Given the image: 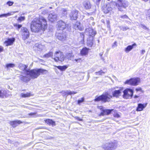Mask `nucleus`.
<instances>
[{"mask_svg":"<svg viewBox=\"0 0 150 150\" xmlns=\"http://www.w3.org/2000/svg\"><path fill=\"white\" fill-rule=\"evenodd\" d=\"M47 28V21L42 17L34 19L31 22L30 28L32 32L38 33L41 30H44Z\"/></svg>","mask_w":150,"mask_h":150,"instance_id":"nucleus-1","label":"nucleus"},{"mask_svg":"<svg viewBox=\"0 0 150 150\" xmlns=\"http://www.w3.org/2000/svg\"><path fill=\"white\" fill-rule=\"evenodd\" d=\"M123 90L122 88L118 90H115L112 92V96L108 92L103 93L101 95L96 97L94 100L95 101H101L104 103L108 102L110 101L112 97H118L121 95Z\"/></svg>","mask_w":150,"mask_h":150,"instance_id":"nucleus-2","label":"nucleus"},{"mask_svg":"<svg viewBox=\"0 0 150 150\" xmlns=\"http://www.w3.org/2000/svg\"><path fill=\"white\" fill-rule=\"evenodd\" d=\"M111 6H116L119 11H122V8H126L128 6V3L125 0H118L117 2H114L111 4ZM115 6L113 7L115 8Z\"/></svg>","mask_w":150,"mask_h":150,"instance_id":"nucleus-3","label":"nucleus"},{"mask_svg":"<svg viewBox=\"0 0 150 150\" xmlns=\"http://www.w3.org/2000/svg\"><path fill=\"white\" fill-rule=\"evenodd\" d=\"M53 57V59L56 62H58V61L62 62L65 59L63 53L60 51L55 52Z\"/></svg>","mask_w":150,"mask_h":150,"instance_id":"nucleus-4","label":"nucleus"},{"mask_svg":"<svg viewBox=\"0 0 150 150\" xmlns=\"http://www.w3.org/2000/svg\"><path fill=\"white\" fill-rule=\"evenodd\" d=\"M117 146L116 143L111 142L103 144L102 147L105 150H112L115 149Z\"/></svg>","mask_w":150,"mask_h":150,"instance_id":"nucleus-5","label":"nucleus"},{"mask_svg":"<svg viewBox=\"0 0 150 150\" xmlns=\"http://www.w3.org/2000/svg\"><path fill=\"white\" fill-rule=\"evenodd\" d=\"M26 73L33 79L37 78L39 76L38 69L26 71Z\"/></svg>","mask_w":150,"mask_h":150,"instance_id":"nucleus-6","label":"nucleus"},{"mask_svg":"<svg viewBox=\"0 0 150 150\" xmlns=\"http://www.w3.org/2000/svg\"><path fill=\"white\" fill-rule=\"evenodd\" d=\"M21 33L22 39L25 40L28 38L30 35V33L28 29L25 27H22L21 31Z\"/></svg>","mask_w":150,"mask_h":150,"instance_id":"nucleus-7","label":"nucleus"},{"mask_svg":"<svg viewBox=\"0 0 150 150\" xmlns=\"http://www.w3.org/2000/svg\"><path fill=\"white\" fill-rule=\"evenodd\" d=\"M139 78H132L129 80H127L125 82V84H129L133 86H137L140 81Z\"/></svg>","mask_w":150,"mask_h":150,"instance_id":"nucleus-8","label":"nucleus"},{"mask_svg":"<svg viewBox=\"0 0 150 150\" xmlns=\"http://www.w3.org/2000/svg\"><path fill=\"white\" fill-rule=\"evenodd\" d=\"M123 98H125L128 99L130 97L132 96L133 91L131 89L127 88L123 91Z\"/></svg>","mask_w":150,"mask_h":150,"instance_id":"nucleus-9","label":"nucleus"},{"mask_svg":"<svg viewBox=\"0 0 150 150\" xmlns=\"http://www.w3.org/2000/svg\"><path fill=\"white\" fill-rule=\"evenodd\" d=\"M84 33L87 35L93 38L96 34V32L92 28H89L86 29Z\"/></svg>","mask_w":150,"mask_h":150,"instance_id":"nucleus-10","label":"nucleus"},{"mask_svg":"<svg viewBox=\"0 0 150 150\" xmlns=\"http://www.w3.org/2000/svg\"><path fill=\"white\" fill-rule=\"evenodd\" d=\"M69 26L65 22L61 20L58 22L57 25V29L59 30H63Z\"/></svg>","mask_w":150,"mask_h":150,"instance_id":"nucleus-11","label":"nucleus"},{"mask_svg":"<svg viewBox=\"0 0 150 150\" xmlns=\"http://www.w3.org/2000/svg\"><path fill=\"white\" fill-rule=\"evenodd\" d=\"M57 15L55 13L53 12L49 14L48 19L49 21L53 22L57 20Z\"/></svg>","mask_w":150,"mask_h":150,"instance_id":"nucleus-12","label":"nucleus"},{"mask_svg":"<svg viewBox=\"0 0 150 150\" xmlns=\"http://www.w3.org/2000/svg\"><path fill=\"white\" fill-rule=\"evenodd\" d=\"M78 11L76 10H73L70 14V18L72 20H76L77 18Z\"/></svg>","mask_w":150,"mask_h":150,"instance_id":"nucleus-13","label":"nucleus"},{"mask_svg":"<svg viewBox=\"0 0 150 150\" xmlns=\"http://www.w3.org/2000/svg\"><path fill=\"white\" fill-rule=\"evenodd\" d=\"M82 4L83 8L86 10H88L91 8V4L90 1L88 0L83 2Z\"/></svg>","mask_w":150,"mask_h":150,"instance_id":"nucleus-14","label":"nucleus"},{"mask_svg":"<svg viewBox=\"0 0 150 150\" xmlns=\"http://www.w3.org/2000/svg\"><path fill=\"white\" fill-rule=\"evenodd\" d=\"M147 105V103L142 104L139 103L137 108L136 110L137 111H142L146 107Z\"/></svg>","mask_w":150,"mask_h":150,"instance_id":"nucleus-15","label":"nucleus"},{"mask_svg":"<svg viewBox=\"0 0 150 150\" xmlns=\"http://www.w3.org/2000/svg\"><path fill=\"white\" fill-rule=\"evenodd\" d=\"M63 96L68 95H71L77 93V92L76 91H71L70 90H67L66 91H62L61 92Z\"/></svg>","mask_w":150,"mask_h":150,"instance_id":"nucleus-16","label":"nucleus"},{"mask_svg":"<svg viewBox=\"0 0 150 150\" xmlns=\"http://www.w3.org/2000/svg\"><path fill=\"white\" fill-rule=\"evenodd\" d=\"M15 39L13 38H8L4 42V43L6 46H8L11 45L15 41Z\"/></svg>","mask_w":150,"mask_h":150,"instance_id":"nucleus-17","label":"nucleus"},{"mask_svg":"<svg viewBox=\"0 0 150 150\" xmlns=\"http://www.w3.org/2000/svg\"><path fill=\"white\" fill-rule=\"evenodd\" d=\"M113 109H105L102 110V112H101L100 115L103 116L104 115H108L110 114L111 112L112 111Z\"/></svg>","mask_w":150,"mask_h":150,"instance_id":"nucleus-18","label":"nucleus"},{"mask_svg":"<svg viewBox=\"0 0 150 150\" xmlns=\"http://www.w3.org/2000/svg\"><path fill=\"white\" fill-rule=\"evenodd\" d=\"M35 50H37L39 51L41 50L43 48V46L42 45L40 44L36 43L35 44L33 47Z\"/></svg>","mask_w":150,"mask_h":150,"instance_id":"nucleus-19","label":"nucleus"},{"mask_svg":"<svg viewBox=\"0 0 150 150\" xmlns=\"http://www.w3.org/2000/svg\"><path fill=\"white\" fill-rule=\"evenodd\" d=\"M45 121L47 124L50 125H52V126L55 125V123L52 120L50 119H47L45 120Z\"/></svg>","mask_w":150,"mask_h":150,"instance_id":"nucleus-20","label":"nucleus"},{"mask_svg":"<svg viewBox=\"0 0 150 150\" xmlns=\"http://www.w3.org/2000/svg\"><path fill=\"white\" fill-rule=\"evenodd\" d=\"M136 44L135 43H134L132 45H129L127 46V47L125 48V51L126 53L129 52L130 51H131L133 48V47L136 46Z\"/></svg>","mask_w":150,"mask_h":150,"instance_id":"nucleus-21","label":"nucleus"},{"mask_svg":"<svg viewBox=\"0 0 150 150\" xmlns=\"http://www.w3.org/2000/svg\"><path fill=\"white\" fill-rule=\"evenodd\" d=\"M89 49L86 47H84L82 49L81 51V54L82 56L85 55L88 53Z\"/></svg>","mask_w":150,"mask_h":150,"instance_id":"nucleus-22","label":"nucleus"},{"mask_svg":"<svg viewBox=\"0 0 150 150\" xmlns=\"http://www.w3.org/2000/svg\"><path fill=\"white\" fill-rule=\"evenodd\" d=\"M57 38L60 40H65L66 38L65 35L64 34H59L57 35Z\"/></svg>","mask_w":150,"mask_h":150,"instance_id":"nucleus-23","label":"nucleus"},{"mask_svg":"<svg viewBox=\"0 0 150 150\" xmlns=\"http://www.w3.org/2000/svg\"><path fill=\"white\" fill-rule=\"evenodd\" d=\"M22 122L20 120H16L10 122V124L13 127H14L16 126L17 124H20Z\"/></svg>","mask_w":150,"mask_h":150,"instance_id":"nucleus-24","label":"nucleus"},{"mask_svg":"<svg viewBox=\"0 0 150 150\" xmlns=\"http://www.w3.org/2000/svg\"><path fill=\"white\" fill-rule=\"evenodd\" d=\"M19 78L22 81L27 82H28L29 80L25 76H24L22 75H20L19 76Z\"/></svg>","mask_w":150,"mask_h":150,"instance_id":"nucleus-25","label":"nucleus"},{"mask_svg":"<svg viewBox=\"0 0 150 150\" xmlns=\"http://www.w3.org/2000/svg\"><path fill=\"white\" fill-rule=\"evenodd\" d=\"M74 28L76 29H79L81 30L82 28L81 27L80 23L79 22H76L74 26Z\"/></svg>","mask_w":150,"mask_h":150,"instance_id":"nucleus-26","label":"nucleus"},{"mask_svg":"<svg viewBox=\"0 0 150 150\" xmlns=\"http://www.w3.org/2000/svg\"><path fill=\"white\" fill-rule=\"evenodd\" d=\"M93 38L90 37L89 39H88L87 42V45L88 46L91 47L92 46L93 44Z\"/></svg>","mask_w":150,"mask_h":150,"instance_id":"nucleus-27","label":"nucleus"},{"mask_svg":"<svg viewBox=\"0 0 150 150\" xmlns=\"http://www.w3.org/2000/svg\"><path fill=\"white\" fill-rule=\"evenodd\" d=\"M38 70L39 75H40V73L42 74H46L48 73V71L45 69H38Z\"/></svg>","mask_w":150,"mask_h":150,"instance_id":"nucleus-28","label":"nucleus"},{"mask_svg":"<svg viewBox=\"0 0 150 150\" xmlns=\"http://www.w3.org/2000/svg\"><path fill=\"white\" fill-rule=\"evenodd\" d=\"M19 67L20 69L22 70H24L26 71V69L27 67V66L26 65L23 64H21L19 65Z\"/></svg>","mask_w":150,"mask_h":150,"instance_id":"nucleus-29","label":"nucleus"},{"mask_svg":"<svg viewBox=\"0 0 150 150\" xmlns=\"http://www.w3.org/2000/svg\"><path fill=\"white\" fill-rule=\"evenodd\" d=\"M44 57L48 58L51 57L53 58V53L52 52H50L48 53L45 54L43 56Z\"/></svg>","mask_w":150,"mask_h":150,"instance_id":"nucleus-30","label":"nucleus"},{"mask_svg":"<svg viewBox=\"0 0 150 150\" xmlns=\"http://www.w3.org/2000/svg\"><path fill=\"white\" fill-rule=\"evenodd\" d=\"M58 69L60 70L61 71H64L66 70L67 68V66H56Z\"/></svg>","mask_w":150,"mask_h":150,"instance_id":"nucleus-31","label":"nucleus"},{"mask_svg":"<svg viewBox=\"0 0 150 150\" xmlns=\"http://www.w3.org/2000/svg\"><path fill=\"white\" fill-rule=\"evenodd\" d=\"M66 57L68 59L71 60L74 57V55L71 53H68L66 54Z\"/></svg>","mask_w":150,"mask_h":150,"instance_id":"nucleus-32","label":"nucleus"},{"mask_svg":"<svg viewBox=\"0 0 150 150\" xmlns=\"http://www.w3.org/2000/svg\"><path fill=\"white\" fill-rule=\"evenodd\" d=\"M6 93V91L5 90H0V97L1 98H3L4 96H5Z\"/></svg>","mask_w":150,"mask_h":150,"instance_id":"nucleus-33","label":"nucleus"},{"mask_svg":"<svg viewBox=\"0 0 150 150\" xmlns=\"http://www.w3.org/2000/svg\"><path fill=\"white\" fill-rule=\"evenodd\" d=\"M14 27L17 30H18L22 26L21 25L18 24L17 23L13 24Z\"/></svg>","mask_w":150,"mask_h":150,"instance_id":"nucleus-34","label":"nucleus"},{"mask_svg":"<svg viewBox=\"0 0 150 150\" xmlns=\"http://www.w3.org/2000/svg\"><path fill=\"white\" fill-rule=\"evenodd\" d=\"M21 95V97L23 98H25L31 96V94L30 93H27L25 94L22 93Z\"/></svg>","mask_w":150,"mask_h":150,"instance_id":"nucleus-35","label":"nucleus"},{"mask_svg":"<svg viewBox=\"0 0 150 150\" xmlns=\"http://www.w3.org/2000/svg\"><path fill=\"white\" fill-rule=\"evenodd\" d=\"M120 30L123 31H125L126 30H127V29H129V27L128 26H120Z\"/></svg>","mask_w":150,"mask_h":150,"instance_id":"nucleus-36","label":"nucleus"},{"mask_svg":"<svg viewBox=\"0 0 150 150\" xmlns=\"http://www.w3.org/2000/svg\"><path fill=\"white\" fill-rule=\"evenodd\" d=\"M25 19V18L24 16H21L18 18L17 21L19 22H21L24 21Z\"/></svg>","mask_w":150,"mask_h":150,"instance_id":"nucleus-37","label":"nucleus"},{"mask_svg":"<svg viewBox=\"0 0 150 150\" xmlns=\"http://www.w3.org/2000/svg\"><path fill=\"white\" fill-rule=\"evenodd\" d=\"M15 66V65L14 64L10 63L6 64V67L7 68H13Z\"/></svg>","mask_w":150,"mask_h":150,"instance_id":"nucleus-38","label":"nucleus"},{"mask_svg":"<svg viewBox=\"0 0 150 150\" xmlns=\"http://www.w3.org/2000/svg\"><path fill=\"white\" fill-rule=\"evenodd\" d=\"M11 15L10 13H8L6 14H3L0 15V18L3 17H7L8 16H10Z\"/></svg>","mask_w":150,"mask_h":150,"instance_id":"nucleus-39","label":"nucleus"},{"mask_svg":"<svg viewBox=\"0 0 150 150\" xmlns=\"http://www.w3.org/2000/svg\"><path fill=\"white\" fill-rule=\"evenodd\" d=\"M96 75H102L103 74H104V72L102 70L100 71L96 72L95 73Z\"/></svg>","mask_w":150,"mask_h":150,"instance_id":"nucleus-40","label":"nucleus"},{"mask_svg":"<svg viewBox=\"0 0 150 150\" xmlns=\"http://www.w3.org/2000/svg\"><path fill=\"white\" fill-rule=\"evenodd\" d=\"M13 3L14 2H13L9 1L7 2L6 4L8 5L9 6H12Z\"/></svg>","mask_w":150,"mask_h":150,"instance_id":"nucleus-41","label":"nucleus"},{"mask_svg":"<svg viewBox=\"0 0 150 150\" xmlns=\"http://www.w3.org/2000/svg\"><path fill=\"white\" fill-rule=\"evenodd\" d=\"M117 46V42L116 41H115L114 43L112 44V48H114L115 47Z\"/></svg>","mask_w":150,"mask_h":150,"instance_id":"nucleus-42","label":"nucleus"},{"mask_svg":"<svg viewBox=\"0 0 150 150\" xmlns=\"http://www.w3.org/2000/svg\"><path fill=\"white\" fill-rule=\"evenodd\" d=\"M141 27L143 29L146 30H148V28L144 25L143 24H141Z\"/></svg>","mask_w":150,"mask_h":150,"instance_id":"nucleus-43","label":"nucleus"},{"mask_svg":"<svg viewBox=\"0 0 150 150\" xmlns=\"http://www.w3.org/2000/svg\"><path fill=\"white\" fill-rule=\"evenodd\" d=\"M84 98H82L81 100H79L78 101V104H80L81 103L83 102L84 101Z\"/></svg>","mask_w":150,"mask_h":150,"instance_id":"nucleus-44","label":"nucleus"},{"mask_svg":"<svg viewBox=\"0 0 150 150\" xmlns=\"http://www.w3.org/2000/svg\"><path fill=\"white\" fill-rule=\"evenodd\" d=\"M122 18V19H127L128 18V17L126 15H124L123 16H121L120 17Z\"/></svg>","mask_w":150,"mask_h":150,"instance_id":"nucleus-45","label":"nucleus"},{"mask_svg":"<svg viewBox=\"0 0 150 150\" xmlns=\"http://www.w3.org/2000/svg\"><path fill=\"white\" fill-rule=\"evenodd\" d=\"M80 35L81 36V38H82L83 41L82 42H81L82 43H83L84 42V35L83 33H80Z\"/></svg>","mask_w":150,"mask_h":150,"instance_id":"nucleus-46","label":"nucleus"},{"mask_svg":"<svg viewBox=\"0 0 150 150\" xmlns=\"http://www.w3.org/2000/svg\"><path fill=\"white\" fill-rule=\"evenodd\" d=\"M62 11L63 12V13L64 14V15H66L67 14V10L64 9H62Z\"/></svg>","mask_w":150,"mask_h":150,"instance_id":"nucleus-47","label":"nucleus"},{"mask_svg":"<svg viewBox=\"0 0 150 150\" xmlns=\"http://www.w3.org/2000/svg\"><path fill=\"white\" fill-rule=\"evenodd\" d=\"M75 118L78 121H81L82 120V119L80 118L79 117H75Z\"/></svg>","mask_w":150,"mask_h":150,"instance_id":"nucleus-48","label":"nucleus"},{"mask_svg":"<svg viewBox=\"0 0 150 150\" xmlns=\"http://www.w3.org/2000/svg\"><path fill=\"white\" fill-rule=\"evenodd\" d=\"M81 60V59H76L74 60V61H75L76 62L78 63L80 62Z\"/></svg>","mask_w":150,"mask_h":150,"instance_id":"nucleus-49","label":"nucleus"},{"mask_svg":"<svg viewBox=\"0 0 150 150\" xmlns=\"http://www.w3.org/2000/svg\"><path fill=\"white\" fill-rule=\"evenodd\" d=\"M114 117H117V118H118L120 117L119 115L117 113H116V114H115L114 115Z\"/></svg>","mask_w":150,"mask_h":150,"instance_id":"nucleus-50","label":"nucleus"},{"mask_svg":"<svg viewBox=\"0 0 150 150\" xmlns=\"http://www.w3.org/2000/svg\"><path fill=\"white\" fill-rule=\"evenodd\" d=\"M4 50V48L1 46H0V53L3 52Z\"/></svg>","mask_w":150,"mask_h":150,"instance_id":"nucleus-51","label":"nucleus"},{"mask_svg":"<svg viewBox=\"0 0 150 150\" xmlns=\"http://www.w3.org/2000/svg\"><path fill=\"white\" fill-rule=\"evenodd\" d=\"M36 114V113L35 112H32V113H29L28 114V115H29L32 116L33 115H35Z\"/></svg>","mask_w":150,"mask_h":150,"instance_id":"nucleus-52","label":"nucleus"},{"mask_svg":"<svg viewBox=\"0 0 150 150\" xmlns=\"http://www.w3.org/2000/svg\"><path fill=\"white\" fill-rule=\"evenodd\" d=\"M136 90L137 91H141L142 90V88H136Z\"/></svg>","mask_w":150,"mask_h":150,"instance_id":"nucleus-53","label":"nucleus"},{"mask_svg":"<svg viewBox=\"0 0 150 150\" xmlns=\"http://www.w3.org/2000/svg\"><path fill=\"white\" fill-rule=\"evenodd\" d=\"M145 52V51L144 50H142L141 51V54H142L143 55Z\"/></svg>","mask_w":150,"mask_h":150,"instance_id":"nucleus-54","label":"nucleus"},{"mask_svg":"<svg viewBox=\"0 0 150 150\" xmlns=\"http://www.w3.org/2000/svg\"><path fill=\"white\" fill-rule=\"evenodd\" d=\"M106 22L107 23V24H110V22L109 20L108 19H107L106 20Z\"/></svg>","mask_w":150,"mask_h":150,"instance_id":"nucleus-55","label":"nucleus"},{"mask_svg":"<svg viewBox=\"0 0 150 150\" xmlns=\"http://www.w3.org/2000/svg\"><path fill=\"white\" fill-rule=\"evenodd\" d=\"M107 26L109 30L110 29V24H107Z\"/></svg>","mask_w":150,"mask_h":150,"instance_id":"nucleus-56","label":"nucleus"},{"mask_svg":"<svg viewBox=\"0 0 150 150\" xmlns=\"http://www.w3.org/2000/svg\"><path fill=\"white\" fill-rule=\"evenodd\" d=\"M103 54V53L101 52L99 54V55L100 57H102Z\"/></svg>","mask_w":150,"mask_h":150,"instance_id":"nucleus-57","label":"nucleus"},{"mask_svg":"<svg viewBox=\"0 0 150 150\" xmlns=\"http://www.w3.org/2000/svg\"><path fill=\"white\" fill-rule=\"evenodd\" d=\"M139 97V96L137 95H135L134 96V98H137Z\"/></svg>","mask_w":150,"mask_h":150,"instance_id":"nucleus-58","label":"nucleus"},{"mask_svg":"<svg viewBox=\"0 0 150 150\" xmlns=\"http://www.w3.org/2000/svg\"><path fill=\"white\" fill-rule=\"evenodd\" d=\"M100 58H101V59L102 60H103V61H104V58H103V57H100Z\"/></svg>","mask_w":150,"mask_h":150,"instance_id":"nucleus-59","label":"nucleus"},{"mask_svg":"<svg viewBox=\"0 0 150 150\" xmlns=\"http://www.w3.org/2000/svg\"><path fill=\"white\" fill-rule=\"evenodd\" d=\"M101 21H102V22L103 23H105L104 20H102Z\"/></svg>","mask_w":150,"mask_h":150,"instance_id":"nucleus-60","label":"nucleus"},{"mask_svg":"<svg viewBox=\"0 0 150 150\" xmlns=\"http://www.w3.org/2000/svg\"><path fill=\"white\" fill-rule=\"evenodd\" d=\"M101 0H96V1L97 2H99Z\"/></svg>","mask_w":150,"mask_h":150,"instance_id":"nucleus-61","label":"nucleus"},{"mask_svg":"<svg viewBox=\"0 0 150 150\" xmlns=\"http://www.w3.org/2000/svg\"><path fill=\"white\" fill-rule=\"evenodd\" d=\"M91 70H89V73H91Z\"/></svg>","mask_w":150,"mask_h":150,"instance_id":"nucleus-62","label":"nucleus"}]
</instances>
